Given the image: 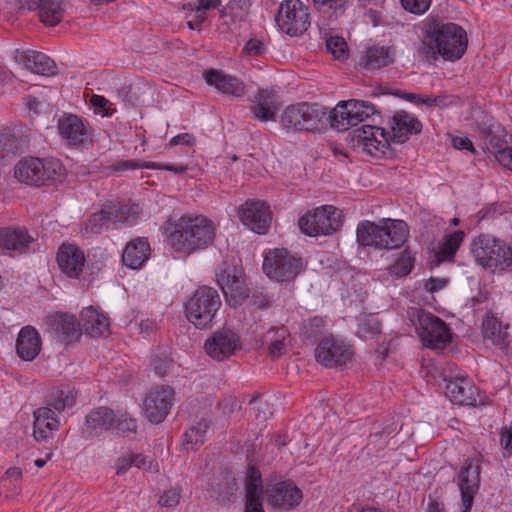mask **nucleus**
I'll use <instances>...</instances> for the list:
<instances>
[{
	"instance_id": "45",
	"label": "nucleus",
	"mask_w": 512,
	"mask_h": 512,
	"mask_svg": "<svg viewBox=\"0 0 512 512\" xmlns=\"http://www.w3.org/2000/svg\"><path fill=\"white\" fill-rule=\"evenodd\" d=\"M288 336V330L285 327H280L277 329H271L267 333V338L269 340V354L273 358H278L285 353L286 343L285 339Z\"/></svg>"
},
{
	"instance_id": "55",
	"label": "nucleus",
	"mask_w": 512,
	"mask_h": 512,
	"mask_svg": "<svg viewBox=\"0 0 512 512\" xmlns=\"http://www.w3.org/2000/svg\"><path fill=\"white\" fill-rule=\"evenodd\" d=\"M158 167L156 162H145V161H136V160H122L118 161L113 165L114 171H125V170H135L139 168H156Z\"/></svg>"
},
{
	"instance_id": "31",
	"label": "nucleus",
	"mask_w": 512,
	"mask_h": 512,
	"mask_svg": "<svg viewBox=\"0 0 512 512\" xmlns=\"http://www.w3.org/2000/svg\"><path fill=\"white\" fill-rule=\"evenodd\" d=\"M80 322L85 333L93 338L109 334L110 322L108 318L92 306L81 311Z\"/></svg>"
},
{
	"instance_id": "6",
	"label": "nucleus",
	"mask_w": 512,
	"mask_h": 512,
	"mask_svg": "<svg viewBox=\"0 0 512 512\" xmlns=\"http://www.w3.org/2000/svg\"><path fill=\"white\" fill-rule=\"evenodd\" d=\"M472 255L480 266L491 271L509 269V245L490 234H481L471 243Z\"/></svg>"
},
{
	"instance_id": "5",
	"label": "nucleus",
	"mask_w": 512,
	"mask_h": 512,
	"mask_svg": "<svg viewBox=\"0 0 512 512\" xmlns=\"http://www.w3.org/2000/svg\"><path fill=\"white\" fill-rule=\"evenodd\" d=\"M63 171V165L58 159L28 157L17 163L14 175L20 182L41 186L60 178Z\"/></svg>"
},
{
	"instance_id": "10",
	"label": "nucleus",
	"mask_w": 512,
	"mask_h": 512,
	"mask_svg": "<svg viewBox=\"0 0 512 512\" xmlns=\"http://www.w3.org/2000/svg\"><path fill=\"white\" fill-rule=\"evenodd\" d=\"M216 277L230 306L236 307L248 299L249 289L243 278V270L235 259L223 261Z\"/></svg>"
},
{
	"instance_id": "59",
	"label": "nucleus",
	"mask_w": 512,
	"mask_h": 512,
	"mask_svg": "<svg viewBox=\"0 0 512 512\" xmlns=\"http://www.w3.org/2000/svg\"><path fill=\"white\" fill-rule=\"evenodd\" d=\"M401 2L405 10L414 14H422L429 8L431 0H401Z\"/></svg>"
},
{
	"instance_id": "27",
	"label": "nucleus",
	"mask_w": 512,
	"mask_h": 512,
	"mask_svg": "<svg viewBox=\"0 0 512 512\" xmlns=\"http://www.w3.org/2000/svg\"><path fill=\"white\" fill-rule=\"evenodd\" d=\"M58 128L62 138L72 146L83 144L90 137L88 128L85 126L82 119L76 115H68L60 119Z\"/></svg>"
},
{
	"instance_id": "35",
	"label": "nucleus",
	"mask_w": 512,
	"mask_h": 512,
	"mask_svg": "<svg viewBox=\"0 0 512 512\" xmlns=\"http://www.w3.org/2000/svg\"><path fill=\"white\" fill-rule=\"evenodd\" d=\"M508 325H503L494 315L487 314L482 322V332L486 340L500 349H504L509 343Z\"/></svg>"
},
{
	"instance_id": "51",
	"label": "nucleus",
	"mask_w": 512,
	"mask_h": 512,
	"mask_svg": "<svg viewBox=\"0 0 512 512\" xmlns=\"http://www.w3.org/2000/svg\"><path fill=\"white\" fill-rule=\"evenodd\" d=\"M220 4L221 0H195L192 3H189L188 6L192 12L197 13L199 22H204L206 19L205 13L218 8Z\"/></svg>"
},
{
	"instance_id": "30",
	"label": "nucleus",
	"mask_w": 512,
	"mask_h": 512,
	"mask_svg": "<svg viewBox=\"0 0 512 512\" xmlns=\"http://www.w3.org/2000/svg\"><path fill=\"white\" fill-rule=\"evenodd\" d=\"M41 350V338L37 330L32 326L23 327L16 341L18 356L25 361H32Z\"/></svg>"
},
{
	"instance_id": "13",
	"label": "nucleus",
	"mask_w": 512,
	"mask_h": 512,
	"mask_svg": "<svg viewBox=\"0 0 512 512\" xmlns=\"http://www.w3.org/2000/svg\"><path fill=\"white\" fill-rule=\"evenodd\" d=\"M416 331L425 346L443 349L451 342L450 329L446 323L430 312H417Z\"/></svg>"
},
{
	"instance_id": "9",
	"label": "nucleus",
	"mask_w": 512,
	"mask_h": 512,
	"mask_svg": "<svg viewBox=\"0 0 512 512\" xmlns=\"http://www.w3.org/2000/svg\"><path fill=\"white\" fill-rule=\"evenodd\" d=\"M379 114L376 107L368 101L350 99L340 101L329 116L331 127L346 131L370 117Z\"/></svg>"
},
{
	"instance_id": "53",
	"label": "nucleus",
	"mask_w": 512,
	"mask_h": 512,
	"mask_svg": "<svg viewBox=\"0 0 512 512\" xmlns=\"http://www.w3.org/2000/svg\"><path fill=\"white\" fill-rule=\"evenodd\" d=\"M173 364L172 358L168 355L166 351H163L159 354L153 356L151 360V365L155 371V373L159 376H164L168 373L170 367Z\"/></svg>"
},
{
	"instance_id": "29",
	"label": "nucleus",
	"mask_w": 512,
	"mask_h": 512,
	"mask_svg": "<svg viewBox=\"0 0 512 512\" xmlns=\"http://www.w3.org/2000/svg\"><path fill=\"white\" fill-rule=\"evenodd\" d=\"M33 436L36 441L47 440L60 427V421L50 407H41L33 413Z\"/></svg>"
},
{
	"instance_id": "43",
	"label": "nucleus",
	"mask_w": 512,
	"mask_h": 512,
	"mask_svg": "<svg viewBox=\"0 0 512 512\" xmlns=\"http://www.w3.org/2000/svg\"><path fill=\"white\" fill-rule=\"evenodd\" d=\"M20 148V141L12 130L3 129L0 131V164L14 157L20 151Z\"/></svg>"
},
{
	"instance_id": "15",
	"label": "nucleus",
	"mask_w": 512,
	"mask_h": 512,
	"mask_svg": "<svg viewBox=\"0 0 512 512\" xmlns=\"http://www.w3.org/2000/svg\"><path fill=\"white\" fill-rule=\"evenodd\" d=\"M174 390L170 386H157L152 389L144 400V413L147 419L155 424L167 417L173 404Z\"/></svg>"
},
{
	"instance_id": "49",
	"label": "nucleus",
	"mask_w": 512,
	"mask_h": 512,
	"mask_svg": "<svg viewBox=\"0 0 512 512\" xmlns=\"http://www.w3.org/2000/svg\"><path fill=\"white\" fill-rule=\"evenodd\" d=\"M246 494H263L261 473L254 466H249L245 484Z\"/></svg>"
},
{
	"instance_id": "8",
	"label": "nucleus",
	"mask_w": 512,
	"mask_h": 512,
	"mask_svg": "<svg viewBox=\"0 0 512 512\" xmlns=\"http://www.w3.org/2000/svg\"><path fill=\"white\" fill-rule=\"evenodd\" d=\"M298 226L310 237L331 235L341 227V211L332 205H323L301 216Z\"/></svg>"
},
{
	"instance_id": "11",
	"label": "nucleus",
	"mask_w": 512,
	"mask_h": 512,
	"mask_svg": "<svg viewBox=\"0 0 512 512\" xmlns=\"http://www.w3.org/2000/svg\"><path fill=\"white\" fill-rule=\"evenodd\" d=\"M275 21L283 33L291 37L301 36L310 26L309 8L300 0H285L279 7Z\"/></svg>"
},
{
	"instance_id": "42",
	"label": "nucleus",
	"mask_w": 512,
	"mask_h": 512,
	"mask_svg": "<svg viewBox=\"0 0 512 512\" xmlns=\"http://www.w3.org/2000/svg\"><path fill=\"white\" fill-rule=\"evenodd\" d=\"M113 223L114 221L110 208L108 207V204L105 203L100 211L95 212L89 217L85 229L89 233L99 234Z\"/></svg>"
},
{
	"instance_id": "61",
	"label": "nucleus",
	"mask_w": 512,
	"mask_h": 512,
	"mask_svg": "<svg viewBox=\"0 0 512 512\" xmlns=\"http://www.w3.org/2000/svg\"><path fill=\"white\" fill-rule=\"evenodd\" d=\"M62 333L69 339H73L78 335L77 323L74 317H66L61 323Z\"/></svg>"
},
{
	"instance_id": "25",
	"label": "nucleus",
	"mask_w": 512,
	"mask_h": 512,
	"mask_svg": "<svg viewBox=\"0 0 512 512\" xmlns=\"http://www.w3.org/2000/svg\"><path fill=\"white\" fill-rule=\"evenodd\" d=\"M15 60L32 73L53 76L57 73L56 63L46 54L37 51H17Z\"/></svg>"
},
{
	"instance_id": "24",
	"label": "nucleus",
	"mask_w": 512,
	"mask_h": 512,
	"mask_svg": "<svg viewBox=\"0 0 512 512\" xmlns=\"http://www.w3.org/2000/svg\"><path fill=\"white\" fill-rule=\"evenodd\" d=\"M116 413L105 406L92 409L85 418L83 435L85 438H93L114 427Z\"/></svg>"
},
{
	"instance_id": "1",
	"label": "nucleus",
	"mask_w": 512,
	"mask_h": 512,
	"mask_svg": "<svg viewBox=\"0 0 512 512\" xmlns=\"http://www.w3.org/2000/svg\"><path fill=\"white\" fill-rule=\"evenodd\" d=\"M420 29L421 42L417 52L421 58L435 61L442 57L444 60L455 61L464 55L468 39L460 25L438 16H429L421 22Z\"/></svg>"
},
{
	"instance_id": "4",
	"label": "nucleus",
	"mask_w": 512,
	"mask_h": 512,
	"mask_svg": "<svg viewBox=\"0 0 512 512\" xmlns=\"http://www.w3.org/2000/svg\"><path fill=\"white\" fill-rule=\"evenodd\" d=\"M221 303L216 289L208 286L199 287L185 304L186 317L195 327L208 328L221 307Z\"/></svg>"
},
{
	"instance_id": "28",
	"label": "nucleus",
	"mask_w": 512,
	"mask_h": 512,
	"mask_svg": "<svg viewBox=\"0 0 512 512\" xmlns=\"http://www.w3.org/2000/svg\"><path fill=\"white\" fill-rule=\"evenodd\" d=\"M204 79L209 86L215 87L223 94L241 97L245 93V86L242 82L222 71L208 70L204 73Z\"/></svg>"
},
{
	"instance_id": "47",
	"label": "nucleus",
	"mask_w": 512,
	"mask_h": 512,
	"mask_svg": "<svg viewBox=\"0 0 512 512\" xmlns=\"http://www.w3.org/2000/svg\"><path fill=\"white\" fill-rule=\"evenodd\" d=\"M414 265V258L407 250L403 251L395 263L390 267V273L397 277L409 274Z\"/></svg>"
},
{
	"instance_id": "2",
	"label": "nucleus",
	"mask_w": 512,
	"mask_h": 512,
	"mask_svg": "<svg viewBox=\"0 0 512 512\" xmlns=\"http://www.w3.org/2000/svg\"><path fill=\"white\" fill-rule=\"evenodd\" d=\"M215 233V225L207 217L183 215L172 224L167 241L175 251L190 254L213 244Z\"/></svg>"
},
{
	"instance_id": "54",
	"label": "nucleus",
	"mask_w": 512,
	"mask_h": 512,
	"mask_svg": "<svg viewBox=\"0 0 512 512\" xmlns=\"http://www.w3.org/2000/svg\"><path fill=\"white\" fill-rule=\"evenodd\" d=\"M250 404L252 405L251 411L254 414L255 419L259 422L265 421L272 415L269 404L266 401L254 398L251 400Z\"/></svg>"
},
{
	"instance_id": "18",
	"label": "nucleus",
	"mask_w": 512,
	"mask_h": 512,
	"mask_svg": "<svg viewBox=\"0 0 512 512\" xmlns=\"http://www.w3.org/2000/svg\"><path fill=\"white\" fill-rule=\"evenodd\" d=\"M352 355L350 346L329 338L322 340L315 350L316 360L325 367L345 365Z\"/></svg>"
},
{
	"instance_id": "58",
	"label": "nucleus",
	"mask_w": 512,
	"mask_h": 512,
	"mask_svg": "<svg viewBox=\"0 0 512 512\" xmlns=\"http://www.w3.org/2000/svg\"><path fill=\"white\" fill-rule=\"evenodd\" d=\"M130 456L132 459L133 466H135L139 469H144V470L152 472V473L158 472V470H159L158 463L154 462L152 459H148L147 457L143 456L142 454H135V453H130Z\"/></svg>"
},
{
	"instance_id": "23",
	"label": "nucleus",
	"mask_w": 512,
	"mask_h": 512,
	"mask_svg": "<svg viewBox=\"0 0 512 512\" xmlns=\"http://www.w3.org/2000/svg\"><path fill=\"white\" fill-rule=\"evenodd\" d=\"M60 270L69 278L78 279L83 272L84 252L73 244H63L57 253Z\"/></svg>"
},
{
	"instance_id": "50",
	"label": "nucleus",
	"mask_w": 512,
	"mask_h": 512,
	"mask_svg": "<svg viewBox=\"0 0 512 512\" xmlns=\"http://www.w3.org/2000/svg\"><path fill=\"white\" fill-rule=\"evenodd\" d=\"M324 327L325 321L322 317H313L304 324L303 335L306 339L315 341L322 335Z\"/></svg>"
},
{
	"instance_id": "52",
	"label": "nucleus",
	"mask_w": 512,
	"mask_h": 512,
	"mask_svg": "<svg viewBox=\"0 0 512 512\" xmlns=\"http://www.w3.org/2000/svg\"><path fill=\"white\" fill-rule=\"evenodd\" d=\"M326 47L335 59L343 60L347 57V43L342 37L332 36L328 38Z\"/></svg>"
},
{
	"instance_id": "56",
	"label": "nucleus",
	"mask_w": 512,
	"mask_h": 512,
	"mask_svg": "<svg viewBox=\"0 0 512 512\" xmlns=\"http://www.w3.org/2000/svg\"><path fill=\"white\" fill-rule=\"evenodd\" d=\"M318 11L329 12L331 10L342 12L349 0H312Z\"/></svg>"
},
{
	"instance_id": "12",
	"label": "nucleus",
	"mask_w": 512,
	"mask_h": 512,
	"mask_svg": "<svg viewBox=\"0 0 512 512\" xmlns=\"http://www.w3.org/2000/svg\"><path fill=\"white\" fill-rule=\"evenodd\" d=\"M301 258H297L286 249L269 251L263 261L264 273L276 281H290L302 270Z\"/></svg>"
},
{
	"instance_id": "57",
	"label": "nucleus",
	"mask_w": 512,
	"mask_h": 512,
	"mask_svg": "<svg viewBox=\"0 0 512 512\" xmlns=\"http://www.w3.org/2000/svg\"><path fill=\"white\" fill-rule=\"evenodd\" d=\"M181 497V491L179 488H171L166 490L158 500V503L162 507L172 508L179 504Z\"/></svg>"
},
{
	"instance_id": "22",
	"label": "nucleus",
	"mask_w": 512,
	"mask_h": 512,
	"mask_svg": "<svg viewBox=\"0 0 512 512\" xmlns=\"http://www.w3.org/2000/svg\"><path fill=\"white\" fill-rule=\"evenodd\" d=\"M479 482L480 466L466 461L458 475V485L465 512L472 507L474 495L479 488Z\"/></svg>"
},
{
	"instance_id": "46",
	"label": "nucleus",
	"mask_w": 512,
	"mask_h": 512,
	"mask_svg": "<svg viewBox=\"0 0 512 512\" xmlns=\"http://www.w3.org/2000/svg\"><path fill=\"white\" fill-rule=\"evenodd\" d=\"M402 97L412 103H415V104H424L429 108L447 106V102H446L447 97L446 96H432V95L405 93Z\"/></svg>"
},
{
	"instance_id": "62",
	"label": "nucleus",
	"mask_w": 512,
	"mask_h": 512,
	"mask_svg": "<svg viewBox=\"0 0 512 512\" xmlns=\"http://www.w3.org/2000/svg\"><path fill=\"white\" fill-rule=\"evenodd\" d=\"M500 445L507 451L508 455L512 453V422L509 427H504L501 430Z\"/></svg>"
},
{
	"instance_id": "44",
	"label": "nucleus",
	"mask_w": 512,
	"mask_h": 512,
	"mask_svg": "<svg viewBox=\"0 0 512 512\" xmlns=\"http://www.w3.org/2000/svg\"><path fill=\"white\" fill-rule=\"evenodd\" d=\"M209 428V422L201 419L195 425H192L185 433L183 445L186 449H195L205 441L206 432Z\"/></svg>"
},
{
	"instance_id": "38",
	"label": "nucleus",
	"mask_w": 512,
	"mask_h": 512,
	"mask_svg": "<svg viewBox=\"0 0 512 512\" xmlns=\"http://www.w3.org/2000/svg\"><path fill=\"white\" fill-rule=\"evenodd\" d=\"M33 241V237L25 229L4 228L0 230V246L8 250L23 252Z\"/></svg>"
},
{
	"instance_id": "14",
	"label": "nucleus",
	"mask_w": 512,
	"mask_h": 512,
	"mask_svg": "<svg viewBox=\"0 0 512 512\" xmlns=\"http://www.w3.org/2000/svg\"><path fill=\"white\" fill-rule=\"evenodd\" d=\"M240 348L239 336L229 328H222L213 332L204 344L207 355L216 361L228 359Z\"/></svg>"
},
{
	"instance_id": "41",
	"label": "nucleus",
	"mask_w": 512,
	"mask_h": 512,
	"mask_svg": "<svg viewBox=\"0 0 512 512\" xmlns=\"http://www.w3.org/2000/svg\"><path fill=\"white\" fill-rule=\"evenodd\" d=\"M488 143L496 160L503 167L512 171V146L504 138L496 134L489 135Z\"/></svg>"
},
{
	"instance_id": "19",
	"label": "nucleus",
	"mask_w": 512,
	"mask_h": 512,
	"mask_svg": "<svg viewBox=\"0 0 512 512\" xmlns=\"http://www.w3.org/2000/svg\"><path fill=\"white\" fill-rule=\"evenodd\" d=\"M422 131V123L411 113L400 110L394 113L390 121V131L386 132L391 142L402 144L406 142L412 134H418Z\"/></svg>"
},
{
	"instance_id": "16",
	"label": "nucleus",
	"mask_w": 512,
	"mask_h": 512,
	"mask_svg": "<svg viewBox=\"0 0 512 512\" xmlns=\"http://www.w3.org/2000/svg\"><path fill=\"white\" fill-rule=\"evenodd\" d=\"M240 221L257 234H265L271 223L269 206L258 200H247L238 209Z\"/></svg>"
},
{
	"instance_id": "64",
	"label": "nucleus",
	"mask_w": 512,
	"mask_h": 512,
	"mask_svg": "<svg viewBox=\"0 0 512 512\" xmlns=\"http://www.w3.org/2000/svg\"><path fill=\"white\" fill-rule=\"evenodd\" d=\"M133 466L130 453L119 457L116 461L115 468L117 475L125 474Z\"/></svg>"
},
{
	"instance_id": "34",
	"label": "nucleus",
	"mask_w": 512,
	"mask_h": 512,
	"mask_svg": "<svg viewBox=\"0 0 512 512\" xmlns=\"http://www.w3.org/2000/svg\"><path fill=\"white\" fill-rule=\"evenodd\" d=\"M279 109V102L273 91L268 89L259 90L255 99V106L252 112L256 119L266 122L276 119V112Z\"/></svg>"
},
{
	"instance_id": "21",
	"label": "nucleus",
	"mask_w": 512,
	"mask_h": 512,
	"mask_svg": "<svg viewBox=\"0 0 512 512\" xmlns=\"http://www.w3.org/2000/svg\"><path fill=\"white\" fill-rule=\"evenodd\" d=\"M446 380L445 394L457 405L475 406L478 399V389L472 381L464 375H457Z\"/></svg>"
},
{
	"instance_id": "63",
	"label": "nucleus",
	"mask_w": 512,
	"mask_h": 512,
	"mask_svg": "<svg viewBox=\"0 0 512 512\" xmlns=\"http://www.w3.org/2000/svg\"><path fill=\"white\" fill-rule=\"evenodd\" d=\"M90 103L94 108L98 109L99 112L103 113V115H111L107 107L109 101L104 96L93 94Z\"/></svg>"
},
{
	"instance_id": "60",
	"label": "nucleus",
	"mask_w": 512,
	"mask_h": 512,
	"mask_svg": "<svg viewBox=\"0 0 512 512\" xmlns=\"http://www.w3.org/2000/svg\"><path fill=\"white\" fill-rule=\"evenodd\" d=\"M245 512H264L262 494H246Z\"/></svg>"
},
{
	"instance_id": "17",
	"label": "nucleus",
	"mask_w": 512,
	"mask_h": 512,
	"mask_svg": "<svg viewBox=\"0 0 512 512\" xmlns=\"http://www.w3.org/2000/svg\"><path fill=\"white\" fill-rule=\"evenodd\" d=\"M358 145L374 157L386 156L389 153V139L384 128L374 125H363L354 131Z\"/></svg>"
},
{
	"instance_id": "20",
	"label": "nucleus",
	"mask_w": 512,
	"mask_h": 512,
	"mask_svg": "<svg viewBox=\"0 0 512 512\" xmlns=\"http://www.w3.org/2000/svg\"><path fill=\"white\" fill-rule=\"evenodd\" d=\"M268 503L275 508L291 510L297 507L303 496L302 491L292 482L276 483L266 490Z\"/></svg>"
},
{
	"instance_id": "26",
	"label": "nucleus",
	"mask_w": 512,
	"mask_h": 512,
	"mask_svg": "<svg viewBox=\"0 0 512 512\" xmlns=\"http://www.w3.org/2000/svg\"><path fill=\"white\" fill-rule=\"evenodd\" d=\"M29 11H37L40 21L55 26L63 18L64 0H26Z\"/></svg>"
},
{
	"instance_id": "32",
	"label": "nucleus",
	"mask_w": 512,
	"mask_h": 512,
	"mask_svg": "<svg viewBox=\"0 0 512 512\" xmlns=\"http://www.w3.org/2000/svg\"><path fill=\"white\" fill-rule=\"evenodd\" d=\"M150 251V244L145 238H135L126 245L122 261L131 269H140L148 260Z\"/></svg>"
},
{
	"instance_id": "37",
	"label": "nucleus",
	"mask_w": 512,
	"mask_h": 512,
	"mask_svg": "<svg viewBox=\"0 0 512 512\" xmlns=\"http://www.w3.org/2000/svg\"><path fill=\"white\" fill-rule=\"evenodd\" d=\"M251 6L250 0H230V2L220 10V19L222 25L228 30H234L239 23L244 20Z\"/></svg>"
},
{
	"instance_id": "39",
	"label": "nucleus",
	"mask_w": 512,
	"mask_h": 512,
	"mask_svg": "<svg viewBox=\"0 0 512 512\" xmlns=\"http://www.w3.org/2000/svg\"><path fill=\"white\" fill-rule=\"evenodd\" d=\"M465 232L457 230L452 233L446 234L442 241L439 243L438 249L435 253L438 262L453 261L460 245L464 241Z\"/></svg>"
},
{
	"instance_id": "40",
	"label": "nucleus",
	"mask_w": 512,
	"mask_h": 512,
	"mask_svg": "<svg viewBox=\"0 0 512 512\" xmlns=\"http://www.w3.org/2000/svg\"><path fill=\"white\" fill-rule=\"evenodd\" d=\"M113 216L114 223L119 222L127 225L136 223L140 216V207L137 204H120L115 202H107Z\"/></svg>"
},
{
	"instance_id": "33",
	"label": "nucleus",
	"mask_w": 512,
	"mask_h": 512,
	"mask_svg": "<svg viewBox=\"0 0 512 512\" xmlns=\"http://www.w3.org/2000/svg\"><path fill=\"white\" fill-rule=\"evenodd\" d=\"M395 60V50L391 47L371 46L360 59V65L369 71L379 70L392 64Z\"/></svg>"
},
{
	"instance_id": "7",
	"label": "nucleus",
	"mask_w": 512,
	"mask_h": 512,
	"mask_svg": "<svg viewBox=\"0 0 512 512\" xmlns=\"http://www.w3.org/2000/svg\"><path fill=\"white\" fill-rule=\"evenodd\" d=\"M326 112L306 102L288 106L281 114L280 123L288 131L320 132L325 126Z\"/></svg>"
},
{
	"instance_id": "36",
	"label": "nucleus",
	"mask_w": 512,
	"mask_h": 512,
	"mask_svg": "<svg viewBox=\"0 0 512 512\" xmlns=\"http://www.w3.org/2000/svg\"><path fill=\"white\" fill-rule=\"evenodd\" d=\"M77 392L70 385H60L50 390L46 403V407H50L53 411L63 412L72 408L76 403Z\"/></svg>"
},
{
	"instance_id": "48",
	"label": "nucleus",
	"mask_w": 512,
	"mask_h": 512,
	"mask_svg": "<svg viewBox=\"0 0 512 512\" xmlns=\"http://www.w3.org/2000/svg\"><path fill=\"white\" fill-rule=\"evenodd\" d=\"M113 428L120 432L123 436H129L130 434L136 433L137 424L126 411H118Z\"/></svg>"
},
{
	"instance_id": "3",
	"label": "nucleus",
	"mask_w": 512,
	"mask_h": 512,
	"mask_svg": "<svg viewBox=\"0 0 512 512\" xmlns=\"http://www.w3.org/2000/svg\"><path fill=\"white\" fill-rule=\"evenodd\" d=\"M357 242L375 249H397L408 238L409 229L402 220L383 219L379 224L364 221L357 226Z\"/></svg>"
}]
</instances>
